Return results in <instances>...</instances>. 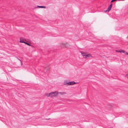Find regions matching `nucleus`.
<instances>
[{
	"label": "nucleus",
	"instance_id": "nucleus-1",
	"mask_svg": "<svg viewBox=\"0 0 128 128\" xmlns=\"http://www.w3.org/2000/svg\"><path fill=\"white\" fill-rule=\"evenodd\" d=\"M58 92L57 91L51 92V97H55L58 96Z\"/></svg>",
	"mask_w": 128,
	"mask_h": 128
},
{
	"label": "nucleus",
	"instance_id": "nucleus-2",
	"mask_svg": "<svg viewBox=\"0 0 128 128\" xmlns=\"http://www.w3.org/2000/svg\"><path fill=\"white\" fill-rule=\"evenodd\" d=\"M20 42L21 43H24L26 41V40L25 38H21L20 39Z\"/></svg>",
	"mask_w": 128,
	"mask_h": 128
},
{
	"label": "nucleus",
	"instance_id": "nucleus-3",
	"mask_svg": "<svg viewBox=\"0 0 128 128\" xmlns=\"http://www.w3.org/2000/svg\"><path fill=\"white\" fill-rule=\"evenodd\" d=\"M81 54L84 58H86V55L87 53L81 52Z\"/></svg>",
	"mask_w": 128,
	"mask_h": 128
},
{
	"label": "nucleus",
	"instance_id": "nucleus-4",
	"mask_svg": "<svg viewBox=\"0 0 128 128\" xmlns=\"http://www.w3.org/2000/svg\"><path fill=\"white\" fill-rule=\"evenodd\" d=\"M77 83L74 82V81L70 82H69L68 86L72 85L74 84H77Z\"/></svg>",
	"mask_w": 128,
	"mask_h": 128
},
{
	"label": "nucleus",
	"instance_id": "nucleus-5",
	"mask_svg": "<svg viewBox=\"0 0 128 128\" xmlns=\"http://www.w3.org/2000/svg\"><path fill=\"white\" fill-rule=\"evenodd\" d=\"M64 84L66 86H68L69 85V82L67 80H65L64 81Z\"/></svg>",
	"mask_w": 128,
	"mask_h": 128
},
{
	"label": "nucleus",
	"instance_id": "nucleus-6",
	"mask_svg": "<svg viewBox=\"0 0 128 128\" xmlns=\"http://www.w3.org/2000/svg\"><path fill=\"white\" fill-rule=\"evenodd\" d=\"M46 8V7L44 6H37L35 7L34 8Z\"/></svg>",
	"mask_w": 128,
	"mask_h": 128
},
{
	"label": "nucleus",
	"instance_id": "nucleus-7",
	"mask_svg": "<svg viewBox=\"0 0 128 128\" xmlns=\"http://www.w3.org/2000/svg\"><path fill=\"white\" fill-rule=\"evenodd\" d=\"M51 92L49 93H46L45 94V95L47 97H51Z\"/></svg>",
	"mask_w": 128,
	"mask_h": 128
},
{
	"label": "nucleus",
	"instance_id": "nucleus-8",
	"mask_svg": "<svg viewBox=\"0 0 128 128\" xmlns=\"http://www.w3.org/2000/svg\"><path fill=\"white\" fill-rule=\"evenodd\" d=\"M89 57H92V56L91 54H88L87 53L86 55V58Z\"/></svg>",
	"mask_w": 128,
	"mask_h": 128
},
{
	"label": "nucleus",
	"instance_id": "nucleus-9",
	"mask_svg": "<svg viewBox=\"0 0 128 128\" xmlns=\"http://www.w3.org/2000/svg\"><path fill=\"white\" fill-rule=\"evenodd\" d=\"M60 46L62 47H64L65 46V44L63 43H60Z\"/></svg>",
	"mask_w": 128,
	"mask_h": 128
},
{
	"label": "nucleus",
	"instance_id": "nucleus-10",
	"mask_svg": "<svg viewBox=\"0 0 128 128\" xmlns=\"http://www.w3.org/2000/svg\"><path fill=\"white\" fill-rule=\"evenodd\" d=\"M58 94H60L64 95L66 94V93L64 92H58Z\"/></svg>",
	"mask_w": 128,
	"mask_h": 128
},
{
	"label": "nucleus",
	"instance_id": "nucleus-11",
	"mask_svg": "<svg viewBox=\"0 0 128 128\" xmlns=\"http://www.w3.org/2000/svg\"><path fill=\"white\" fill-rule=\"evenodd\" d=\"M122 52L124 53L125 55H128V52H125L124 50H122Z\"/></svg>",
	"mask_w": 128,
	"mask_h": 128
},
{
	"label": "nucleus",
	"instance_id": "nucleus-12",
	"mask_svg": "<svg viewBox=\"0 0 128 128\" xmlns=\"http://www.w3.org/2000/svg\"><path fill=\"white\" fill-rule=\"evenodd\" d=\"M111 8L109 6L107 10L106 11V12L108 11H110L111 9Z\"/></svg>",
	"mask_w": 128,
	"mask_h": 128
},
{
	"label": "nucleus",
	"instance_id": "nucleus-13",
	"mask_svg": "<svg viewBox=\"0 0 128 128\" xmlns=\"http://www.w3.org/2000/svg\"><path fill=\"white\" fill-rule=\"evenodd\" d=\"M111 8L109 6L107 10L106 11V12L108 11H110L111 9Z\"/></svg>",
	"mask_w": 128,
	"mask_h": 128
},
{
	"label": "nucleus",
	"instance_id": "nucleus-14",
	"mask_svg": "<svg viewBox=\"0 0 128 128\" xmlns=\"http://www.w3.org/2000/svg\"><path fill=\"white\" fill-rule=\"evenodd\" d=\"M122 50H116V52L121 53V52H122Z\"/></svg>",
	"mask_w": 128,
	"mask_h": 128
},
{
	"label": "nucleus",
	"instance_id": "nucleus-15",
	"mask_svg": "<svg viewBox=\"0 0 128 128\" xmlns=\"http://www.w3.org/2000/svg\"><path fill=\"white\" fill-rule=\"evenodd\" d=\"M25 44H27V45L29 46H30V45L29 44V43H28L26 42H24V43Z\"/></svg>",
	"mask_w": 128,
	"mask_h": 128
},
{
	"label": "nucleus",
	"instance_id": "nucleus-16",
	"mask_svg": "<svg viewBox=\"0 0 128 128\" xmlns=\"http://www.w3.org/2000/svg\"><path fill=\"white\" fill-rule=\"evenodd\" d=\"M112 4H111L110 5V6H109L110 7L112 8Z\"/></svg>",
	"mask_w": 128,
	"mask_h": 128
},
{
	"label": "nucleus",
	"instance_id": "nucleus-17",
	"mask_svg": "<svg viewBox=\"0 0 128 128\" xmlns=\"http://www.w3.org/2000/svg\"><path fill=\"white\" fill-rule=\"evenodd\" d=\"M116 0H112L111 1V2H113L114 1H115Z\"/></svg>",
	"mask_w": 128,
	"mask_h": 128
},
{
	"label": "nucleus",
	"instance_id": "nucleus-18",
	"mask_svg": "<svg viewBox=\"0 0 128 128\" xmlns=\"http://www.w3.org/2000/svg\"><path fill=\"white\" fill-rule=\"evenodd\" d=\"M20 60V61L21 62V64L22 65V62Z\"/></svg>",
	"mask_w": 128,
	"mask_h": 128
},
{
	"label": "nucleus",
	"instance_id": "nucleus-19",
	"mask_svg": "<svg viewBox=\"0 0 128 128\" xmlns=\"http://www.w3.org/2000/svg\"><path fill=\"white\" fill-rule=\"evenodd\" d=\"M127 39H128V36L127 37Z\"/></svg>",
	"mask_w": 128,
	"mask_h": 128
}]
</instances>
